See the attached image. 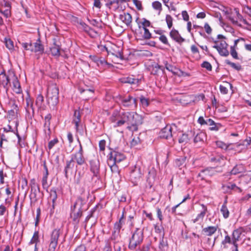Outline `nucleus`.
<instances>
[{
    "label": "nucleus",
    "mask_w": 251,
    "mask_h": 251,
    "mask_svg": "<svg viewBox=\"0 0 251 251\" xmlns=\"http://www.w3.org/2000/svg\"><path fill=\"white\" fill-rule=\"evenodd\" d=\"M123 121L117 122L114 125V127H119L126 124L127 128L131 131L138 130V126L143 123L142 116L136 113L133 112H122Z\"/></svg>",
    "instance_id": "obj_1"
},
{
    "label": "nucleus",
    "mask_w": 251,
    "mask_h": 251,
    "mask_svg": "<svg viewBox=\"0 0 251 251\" xmlns=\"http://www.w3.org/2000/svg\"><path fill=\"white\" fill-rule=\"evenodd\" d=\"M85 203V200L79 197L71 207V216L75 224H78L79 222V219L82 215V207Z\"/></svg>",
    "instance_id": "obj_2"
},
{
    "label": "nucleus",
    "mask_w": 251,
    "mask_h": 251,
    "mask_svg": "<svg viewBox=\"0 0 251 251\" xmlns=\"http://www.w3.org/2000/svg\"><path fill=\"white\" fill-rule=\"evenodd\" d=\"M47 97L49 102L52 105H55L58 103L59 88L56 84L52 83L48 86Z\"/></svg>",
    "instance_id": "obj_3"
},
{
    "label": "nucleus",
    "mask_w": 251,
    "mask_h": 251,
    "mask_svg": "<svg viewBox=\"0 0 251 251\" xmlns=\"http://www.w3.org/2000/svg\"><path fill=\"white\" fill-rule=\"evenodd\" d=\"M143 231L140 228H137L133 233L130 239L128 248L131 250H134L137 246L140 245L143 240Z\"/></svg>",
    "instance_id": "obj_4"
},
{
    "label": "nucleus",
    "mask_w": 251,
    "mask_h": 251,
    "mask_svg": "<svg viewBox=\"0 0 251 251\" xmlns=\"http://www.w3.org/2000/svg\"><path fill=\"white\" fill-rule=\"evenodd\" d=\"M78 141L79 143V150L77 152L72 154L71 155V159L76 163L75 166V172H77L78 166H81L86 163V159L83 155L82 146L79 140Z\"/></svg>",
    "instance_id": "obj_5"
},
{
    "label": "nucleus",
    "mask_w": 251,
    "mask_h": 251,
    "mask_svg": "<svg viewBox=\"0 0 251 251\" xmlns=\"http://www.w3.org/2000/svg\"><path fill=\"white\" fill-rule=\"evenodd\" d=\"M61 231L59 228H55L52 230L49 240L48 251H55L58 245V239Z\"/></svg>",
    "instance_id": "obj_6"
},
{
    "label": "nucleus",
    "mask_w": 251,
    "mask_h": 251,
    "mask_svg": "<svg viewBox=\"0 0 251 251\" xmlns=\"http://www.w3.org/2000/svg\"><path fill=\"white\" fill-rule=\"evenodd\" d=\"M212 41L215 43L212 47L217 50L220 55L227 56L229 55V51L227 50L228 44L225 40H214L212 38Z\"/></svg>",
    "instance_id": "obj_7"
},
{
    "label": "nucleus",
    "mask_w": 251,
    "mask_h": 251,
    "mask_svg": "<svg viewBox=\"0 0 251 251\" xmlns=\"http://www.w3.org/2000/svg\"><path fill=\"white\" fill-rule=\"evenodd\" d=\"M121 104L125 107L132 108L136 107L137 105V100L130 95L126 97H121L119 98Z\"/></svg>",
    "instance_id": "obj_8"
},
{
    "label": "nucleus",
    "mask_w": 251,
    "mask_h": 251,
    "mask_svg": "<svg viewBox=\"0 0 251 251\" xmlns=\"http://www.w3.org/2000/svg\"><path fill=\"white\" fill-rule=\"evenodd\" d=\"M11 72H9L8 75H6L4 72L0 74V86L3 87L6 92L8 91L11 86L10 81L11 80Z\"/></svg>",
    "instance_id": "obj_9"
},
{
    "label": "nucleus",
    "mask_w": 251,
    "mask_h": 251,
    "mask_svg": "<svg viewBox=\"0 0 251 251\" xmlns=\"http://www.w3.org/2000/svg\"><path fill=\"white\" fill-rule=\"evenodd\" d=\"M90 170L93 174L94 177H98L100 175V163L99 160L97 158H94L89 161Z\"/></svg>",
    "instance_id": "obj_10"
},
{
    "label": "nucleus",
    "mask_w": 251,
    "mask_h": 251,
    "mask_svg": "<svg viewBox=\"0 0 251 251\" xmlns=\"http://www.w3.org/2000/svg\"><path fill=\"white\" fill-rule=\"evenodd\" d=\"M30 187L31 188V193L30 194V199L31 202L34 201V202L37 201V192H40V188L38 184L36 182L35 179L33 178L30 181Z\"/></svg>",
    "instance_id": "obj_11"
},
{
    "label": "nucleus",
    "mask_w": 251,
    "mask_h": 251,
    "mask_svg": "<svg viewBox=\"0 0 251 251\" xmlns=\"http://www.w3.org/2000/svg\"><path fill=\"white\" fill-rule=\"evenodd\" d=\"M108 158L112 160L115 163H120L126 158L125 155L122 152L116 151H113L108 155Z\"/></svg>",
    "instance_id": "obj_12"
},
{
    "label": "nucleus",
    "mask_w": 251,
    "mask_h": 251,
    "mask_svg": "<svg viewBox=\"0 0 251 251\" xmlns=\"http://www.w3.org/2000/svg\"><path fill=\"white\" fill-rule=\"evenodd\" d=\"M142 174L140 168L136 167L132 170L130 174V180L134 185H136L140 180Z\"/></svg>",
    "instance_id": "obj_13"
},
{
    "label": "nucleus",
    "mask_w": 251,
    "mask_h": 251,
    "mask_svg": "<svg viewBox=\"0 0 251 251\" xmlns=\"http://www.w3.org/2000/svg\"><path fill=\"white\" fill-rule=\"evenodd\" d=\"M11 80L12 84L13 91L18 94L22 93V89L21 87L20 82L13 72H11Z\"/></svg>",
    "instance_id": "obj_14"
},
{
    "label": "nucleus",
    "mask_w": 251,
    "mask_h": 251,
    "mask_svg": "<svg viewBox=\"0 0 251 251\" xmlns=\"http://www.w3.org/2000/svg\"><path fill=\"white\" fill-rule=\"evenodd\" d=\"M75 166V162L72 159H71L70 160L66 161V166L64 168V173L66 177H68L69 173L73 174L74 173H76L75 172V169H74Z\"/></svg>",
    "instance_id": "obj_15"
},
{
    "label": "nucleus",
    "mask_w": 251,
    "mask_h": 251,
    "mask_svg": "<svg viewBox=\"0 0 251 251\" xmlns=\"http://www.w3.org/2000/svg\"><path fill=\"white\" fill-rule=\"evenodd\" d=\"M172 126L168 125L162 128L159 132V136L161 138L168 139L172 136Z\"/></svg>",
    "instance_id": "obj_16"
},
{
    "label": "nucleus",
    "mask_w": 251,
    "mask_h": 251,
    "mask_svg": "<svg viewBox=\"0 0 251 251\" xmlns=\"http://www.w3.org/2000/svg\"><path fill=\"white\" fill-rule=\"evenodd\" d=\"M217 171L213 168H208L202 170L199 174L198 176L201 177L202 180L204 179L207 176H212L215 175Z\"/></svg>",
    "instance_id": "obj_17"
},
{
    "label": "nucleus",
    "mask_w": 251,
    "mask_h": 251,
    "mask_svg": "<svg viewBox=\"0 0 251 251\" xmlns=\"http://www.w3.org/2000/svg\"><path fill=\"white\" fill-rule=\"evenodd\" d=\"M43 167L44 171L43 173V177L42 178V185L43 188L48 191V189L50 186L47 181V179L49 176V172L45 161L44 162Z\"/></svg>",
    "instance_id": "obj_18"
},
{
    "label": "nucleus",
    "mask_w": 251,
    "mask_h": 251,
    "mask_svg": "<svg viewBox=\"0 0 251 251\" xmlns=\"http://www.w3.org/2000/svg\"><path fill=\"white\" fill-rule=\"evenodd\" d=\"M200 205L201 207V211L200 213L197 215L196 218L192 220V221L194 223L197 222H202L206 213L207 212V208L206 205H205L204 204H201Z\"/></svg>",
    "instance_id": "obj_19"
},
{
    "label": "nucleus",
    "mask_w": 251,
    "mask_h": 251,
    "mask_svg": "<svg viewBox=\"0 0 251 251\" xmlns=\"http://www.w3.org/2000/svg\"><path fill=\"white\" fill-rule=\"evenodd\" d=\"M124 212H125V209L123 210L122 212V215L120 218L118 222H117L115 224L114 226V231L113 232V236H117L120 231L122 227V225L124 223V222L123 221V220L124 219Z\"/></svg>",
    "instance_id": "obj_20"
},
{
    "label": "nucleus",
    "mask_w": 251,
    "mask_h": 251,
    "mask_svg": "<svg viewBox=\"0 0 251 251\" xmlns=\"http://www.w3.org/2000/svg\"><path fill=\"white\" fill-rule=\"evenodd\" d=\"M169 35L171 38L176 42L180 43L184 41V39L181 36L178 31L175 28L171 30Z\"/></svg>",
    "instance_id": "obj_21"
},
{
    "label": "nucleus",
    "mask_w": 251,
    "mask_h": 251,
    "mask_svg": "<svg viewBox=\"0 0 251 251\" xmlns=\"http://www.w3.org/2000/svg\"><path fill=\"white\" fill-rule=\"evenodd\" d=\"M141 79L136 78L134 75H130L128 77L123 78L122 82L125 83L138 85Z\"/></svg>",
    "instance_id": "obj_22"
},
{
    "label": "nucleus",
    "mask_w": 251,
    "mask_h": 251,
    "mask_svg": "<svg viewBox=\"0 0 251 251\" xmlns=\"http://www.w3.org/2000/svg\"><path fill=\"white\" fill-rule=\"evenodd\" d=\"M110 121L116 125L117 122L123 121V116L122 112L118 111H114L111 116L110 117Z\"/></svg>",
    "instance_id": "obj_23"
},
{
    "label": "nucleus",
    "mask_w": 251,
    "mask_h": 251,
    "mask_svg": "<svg viewBox=\"0 0 251 251\" xmlns=\"http://www.w3.org/2000/svg\"><path fill=\"white\" fill-rule=\"evenodd\" d=\"M51 119V115L50 114H47L45 117V123H44V131L46 134H48L49 136L50 134V121Z\"/></svg>",
    "instance_id": "obj_24"
},
{
    "label": "nucleus",
    "mask_w": 251,
    "mask_h": 251,
    "mask_svg": "<svg viewBox=\"0 0 251 251\" xmlns=\"http://www.w3.org/2000/svg\"><path fill=\"white\" fill-rule=\"evenodd\" d=\"M119 19L126 25H129L132 22V16L128 13H124L120 14Z\"/></svg>",
    "instance_id": "obj_25"
},
{
    "label": "nucleus",
    "mask_w": 251,
    "mask_h": 251,
    "mask_svg": "<svg viewBox=\"0 0 251 251\" xmlns=\"http://www.w3.org/2000/svg\"><path fill=\"white\" fill-rule=\"evenodd\" d=\"M217 230V226H209L204 228L202 231L206 235L210 236L214 234Z\"/></svg>",
    "instance_id": "obj_26"
},
{
    "label": "nucleus",
    "mask_w": 251,
    "mask_h": 251,
    "mask_svg": "<svg viewBox=\"0 0 251 251\" xmlns=\"http://www.w3.org/2000/svg\"><path fill=\"white\" fill-rule=\"evenodd\" d=\"M243 233L242 228L234 230L232 234V241H239L241 240V236Z\"/></svg>",
    "instance_id": "obj_27"
},
{
    "label": "nucleus",
    "mask_w": 251,
    "mask_h": 251,
    "mask_svg": "<svg viewBox=\"0 0 251 251\" xmlns=\"http://www.w3.org/2000/svg\"><path fill=\"white\" fill-rule=\"evenodd\" d=\"M245 171V168L242 165H236L229 173L230 175H236L239 173H243Z\"/></svg>",
    "instance_id": "obj_28"
},
{
    "label": "nucleus",
    "mask_w": 251,
    "mask_h": 251,
    "mask_svg": "<svg viewBox=\"0 0 251 251\" xmlns=\"http://www.w3.org/2000/svg\"><path fill=\"white\" fill-rule=\"evenodd\" d=\"M80 121V115L79 111L75 110L74 112L73 123L75 124V128L77 131L78 130L79 123Z\"/></svg>",
    "instance_id": "obj_29"
},
{
    "label": "nucleus",
    "mask_w": 251,
    "mask_h": 251,
    "mask_svg": "<svg viewBox=\"0 0 251 251\" xmlns=\"http://www.w3.org/2000/svg\"><path fill=\"white\" fill-rule=\"evenodd\" d=\"M61 48L59 45H57L55 43H54L53 46L51 47L50 49L51 54L52 55L54 56H59L60 55V50Z\"/></svg>",
    "instance_id": "obj_30"
},
{
    "label": "nucleus",
    "mask_w": 251,
    "mask_h": 251,
    "mask_svg": "<svg viewBox=\"0 0 251 251\" xmlns=\"http://www.w3.org/2000/svg\"><path fill=\"white\" fill-rule=\"evenodd\" d=\"M33 49V51L35 52H39L40 53H43L44 52V47L41 44L40 39H38L35 43H34Z\"/></svg>",
    "instance_id": "obj_31"
},
{
    "label": "nucleus",
    "mask_w": 251,
    "mask_h": 251,
    "mask_svg": "<svg viewBox=\"0 0 251 251\" xmlns=\"http://www.w3.org/2000/svg\"><path fill=\"white\" fill-rule=\"evenodd\" d=\"M233 14H234V15H236V18L237 19V25H238V21L239 20L242 21L243 23L246 25H249L246 20L243 19V16L240 14L238 9L234 8L233 10Z\"/></svg>",
    "instance_id": "obj_32"
},
{
    "label": "nucleus",
    "mask_w": 251,
    "mask_h": 251,
    "mask_svg": "<svg viewBox=\"0 0 251 251\" xmlns=\"http://www.w3.org/2000/svg\"><path fill=\"white\" fill-rule=\"evenodd\" d=\"M227 201H225L222 205L220 211L222 213L223 217L226 219L229 217V212L226 206Z\"/></svg>",
    "instance_id": "obj_33"
},
{
    "label": "nucleus",
    "mask_w": 251,
    "mask_h": 251,
    "mask_svg": "<svg viewBox=\"0 0 251 251\" xmlns=\"http://www.w3.org/2000/svg\"><path fill=\"white\" fill-rule=\"evenodd\" d=\"M107 162L112 173H118L119 172L118 168L116 165V163L113 162L112 160H110V159H107Z\"/></svg>",
    "instance_id": "obj_34"
},
{
    "label": "nucleus",
    "mask_w": 251,
    "mask_h": 251,
    "mask_svg": "<svg viewBox=\"0 0 251 251\" xmlns=\"http://www.w3.org/2000/svg\"><path fill=\"white\" fill-rule=\"evenodd\" d=\"M26 107L25 108L26 112L29 114L30 109H31L32 110V115H33L34 113V110L33 108V102L29 97L26 99Z\"/></svg>",
    "instance_id": "obj_35"
},
{
    "label": "nucleus",
    "mask_w": 251,
    "mask_h": 251,
    "mask_svg": "<svg viewBox=\"0 0 251 251\" xmlns=\"http://www.w3.org/2000/svg\"><path fill=\"white\" fill-rule=\"evenodd\" d=\"M192 135V132L191 131L188 134H182L181 136L178 139V142L179 143H187L190 139V135Z\"/></svg>",
    "instance_id": "obj_36"
},
{
    "label": "nucleus",
    "mask_w": 251,
    "mask_h": 251,
    "mask_svg": "<svg viewBox=\"0 0 251 251\" xmlns=\"http://www.w3.org/2000/svg\"><path fill=\"white\" fill-rule=\"evenodd\" d=\"M158 248L160 251H166L168 248L167 241L163 237L160 240Z\"/></svg>",
    "instance_id": "obj_37"
},
{
    "label": "nucleus",
    "mask_w": 251,
    "mask_h": 251,
    "mask_svg": "<svg viewBox=\"0 0 251 251\" xmlns=\"http://www.w3.org/2000/svg\"><path fill=\"white\" fill-rule=\"evenodd\" d=\"M226 14L227 16L228 19L233 24L237 25V19L236 18V15L233 14V10L231 9L229 11H226Z\"/></svg>",
    "instance_id": "obj_38"
},
{
    "label": "nucleus",
    "mask_w": 251,
    "mask_h": 251,
    "mask_svg": "<svg viewBox=\"0 0 251 251\" xmlns=\"http://www.w3.org/2000/svg\"><path fill=\"white\" fill-rule=\"evenodd\" d=\"M205 138V133L202 132H200L198 133H197V135L195 136L194 139V141L195 143L203 142Z\"/></svg>",
    "instance_id": "obj_39"
},
{
    "label": "nucleus",
    "mask_w": 251,
    "mask_h": 251,
    "mask_svg": "<svg viewBox=\"0 0 251 251\" xmlns=\"http://www.w3.org/2000/svg\"><path fill=\"white\" fill-rule=\"evenodd\" d=\"M40 242L39 239V232L38 231H36L34 232L33 235L29 242V245H31L34 244L35 245H37L38 243Z\"/></svg>",
    "instance_id": "obj_40"
},
{
    "label": "nucleus",
    "mask_w": 251,
    "mask_h": 251,
    "mask_svg": "<svg viewBox=\"0 0 251 251\" xmlns=\"http://www.w3.org/2000/svg\"><path fill=\"white\" fill-rule=\"evenodd\" d=\"M228 87H230L231 88L232 87V84L230 83L226 82L225 83V85H220V90L222 94H226L228 93Z\"/></svg>",
    "instance_id": "obj_41"
},
{
    "label": "nucleus",
    "mask_w": 251,
    "mask_h": 251,
    "mask_svg": "<svg viewBox=\"0 0 251 251\" xmlns=\"http://www.w3.org/2000/svg\"><path fill=\"white\" fill-rule=\"evenodd\" d=\"M44 97L41 94H39L35 101V104L39 109L41 108L44 102Z\"/></svg>",
    "instance_id": "obj_42"
},
{
    "label": "nucleus",
    "mask_w": 251,
    "mask_h": 251,
    "mask_svg": "<svg viewBox=\"0 0 251 251\" xmlns=\"http://www.w3.org/2000/svg\"><path fill=\"white\" fill-rule=\"evenodd\" d=\"M140 101L141 106L144 108L147 107L150 104L149 100L143 96L140 97Z\"/></svg>",
    "instance_id": "obj_43"
},
{
    "label": "nucleus",
    "mask_w": 251,
    "mask_h": 251,
    "mask_svg": "<svg viewBox=\"0 0 251 251\" xmlns=\"http://www.w3.org/2000/svg\"><path fill=\"white\" fill-rule=\"evenodd\" d=\"M225 62L226 64L230 65L232 68L237 71H240L242 69V67L240 65L236 64L234 63L231 62L228 59L226 60Z\"/></svg>",
    "instance_id": "obj_44"
},
{
    "label": "nucleus",
    "mask_w": 251,
    "mask_h": 251,
    "mask_svg": "<svg viewBox=\"0 0 251 251\" xmlns=\"http://www.w3.org/2000/svg\"><path fill=\"white\" fill-rule=\"evenodd\" d=\"M50 197L52 199V206L54 207V203L57 198V195L55 189L53 188L50 190Z\"/></svg>",
    "instance_id": "obj_45"
},
{
    "label": "nucleus",
    "mask_w": 251,
    "mask_h": 251,
    "mask_svg": "<svg viewBox=\"0 0 251 251\" xmlns=\"http://www.w3.org/2000/svg\"><path fill=\"white\" fill-rule=\"evenodd\" d=\"M165 68L166 69L170 72H171L174 74H178V69L173 66V65L169 64L167 63L165 64Z\"/></svg>",
    "instance_id": "obj_46"
},
{
    "label": "nucleus",
    "mask_w": 251,
    "mask_h": 251,
    "mask_svg": "<svg viewBox=\"0 0 251 251\" xmlns=\"http://www.w3.org/2000/svg\"><path fill=\"white\" fill-rule=\"evenodd\" d=\"M165 21L168 27L171 29L173 26V18L170 15L167 14L166 15Z\"/></svg>",
    "instance_id": "obj_47"
},
{
    "label": "nucleus",
    "mask_w": 251,
    "mask_h": 251,
    "mask_svg": "<svg viewBox=\"0 0 251 251\" xmlns=\"http://www.w3.org/2000/svg\"><path fill=\"white\" fill-rule=\"evenodd\" d=\"M186 157L184 156L179 157L175 160V164L177 167L182 166L185 162Z\"/></svg>",
    "instance_id": "obj_48"
},
{
    "label": "nucleus",
    "mask_w": 251,
    "mask_h": 251,
    "mask_svg": "<svg viewBox=\"0 0 251 251\" xmlns=\"http://www.w3.org/2000/svg\"><path fill=\"white\" fill-rule=\"evenodd\" d=\"M216 145L217 147L225 150H227L229 147V145L226 144L221 141H216Z\"/></svg>",
    "instance_id": "obj_49"
},
{
    "label": "nucleus",
    "mask_w": 251,
    "mask_h": 251,
    "mask_svg": "<svg viewBox=\"0 0 251 251\" xmlns=\"http://www.w3.org/2000/svg\"><path fill=\"white\" fill-rule=\"evenodd\" d=\"M225 157L224 156L218 155L215 157H212L210 158V161L215 163H221L222 160H224Z\"/></svg>",
    "instance_id": "obj_50"
},
{
    "label": "nucleus",
    "mask_w": 251,
    "mask_h": 251,
    "mask_svg": "<svg viewBox=\"0 0 251 251\" xmlns=\"http://www.w3.org/2000/svg\"><path fill=\"white\" fill-rule=\"evenodd\" d=\"M97 65L99 67H104L107 65H109L105 59L103 57H100L98 62L97 63Z\"/></svg>",
    "instance_id": "obj_51"
},
{
    "label": "nucleus",
    "mask_w": 251,
    "mask_h": 251,
    "mask_svg": "<svg viewBox=\"0 0 251 251\" xmlns=\"http://www.w3.org/2000/svg\"><path fill=\"white\" fill-rule=\"evenodd\" d=\"M153 8L155 10H158L160 12L162 10V4L158 1H155L152 3Z\"/></svg>",
    "instance_id": "obj_52"
},
{
    "label": "nucleus",
    "mask_w": 251,
    "mask_h": 251,
    "mask_svg": "<svg viewBox=\"0 0 251 251\" xmlns=\"http://www.w3.org/2000/svg\"><path fill=\"white\" fill-rule=\"evenodd\" d=\"M143 29L144 31V33L143 35V38L144 39H150L151 37V33L150 32L149 29L145 27H143Z\"/></svg>",
    "instance_id": "obj_53"
},
{
    "label": "nucleus",
    "mask_w": 251,
    "mask_h": 251,
    "mask_svg": "<svg viewBox=\"0 0 251 251\" xmlns=\"http://www.w3.org/2000/svg\"><path fill=\"white\" fill-rule=\"evenodd\" d=\"M227 188L229 189L234 190L237 192H241L242 189L237 186L235 184H229L227 186Z\"/></svg>",
    "instance_id": "obj_54"
},
{
    "label": "nucleus",
    "mask_w": 251,
    "mask_h": 251,
    "mask_svg": "<svg viewBox=\"0 0 251 251\" xmlns=\"http://www.w3.org/2000/svg\"><path fill=\"white\" fill-rule=\"evenodd\" d=\"M5 46L9 50H12L14 49L13 42L10 39H5Z\"/></svg>",
    "instance_id": "obj_55"
},
{
    "label": "nucleus",
    "mask_w": 251,
    "mask_h": 251,
    "mask_svg": "<svg viewBox=\"0 0 251 251\" xmlns=\"http://www.w3.org/2000/svg\"><path fill=\"white\" fill-rule=\"evenodd\" d=\"M243 12L251 17V7L248 5H244L242 8Z\"/></svg>",
    "instance_id": "obj_56"
},
{
    "label": "nucleus",
    "mask_w": 251,
    "mask_h": 251,
    "mask_svg": "<svg viewBox=\"0 0 251 251\" xmlns=\"http://www.w3.org/2000/svg\"><path fill=\"white\" fill-rule=\"evenodd\" d=\"M10 8H6L5 10H3L0 7V13H2L6 18L8 17L10 15Z\"/></svg>",
    "instance_id": "obj_57"
},
{
    "label": "nucleus",
    "mask_w": 251,
    "mask_h": 251,
    "mask_svg": "<svg viewBox=\"0 0 251 251\" xmlns=\"http://www.w3.org/2000/svg\"><path fill=\"white\" fill-rule=\"evenodd\" d=\"M230 54L232 57L236 59H238V53L236 51V48H234V47H230Z\"/></svg>",
    "instance_id": "obj_58"
},
{
    "label": "nucleus",
    "mask_w": 251,
    "mask_h": 251,
    "mask_svg": "<svg viewBox=\"0 0 251 251\" xmlns=\"http://www.w3.org/2000/svg\"><path fill=\"white\" fill-rule=\"evenodd\" d=\"M201 66L202 68L206 69L208 71H211L212 70V66L211 64L207 61H204L202 64Z\"/></svg>",
    "instance_id": "obj_59"
},
{
    "label": "nucleus",
    "mask_w": 251,
    "mask_h": 251,
    "mask_svg": "<svg viewBox=\"0 0 251 251\" xmlns=\"http://www.w3.org/2000/svg\"><path fill=\"white\" fill-rule=\"evenodd\" d=\"M58 142V140L57 138H55L53 140L49 142L48 144V148L50 150Z\"/></svg>",
    "instance_id": "obj_60"
},
{
    "label": "nucleus",
    "mask_w": 251,
    "mask_h": 251,
    "mask_svg": "<svg viewBox=\"0 0 251 251\" xmlns=\"http://www.w3.org/2000/svg\"><path fill=\"white\" fill-rule=\"evenodd\" d=\"M159 40L164 44L169 45L167 37L165 35H161L159 38Z\"/></svg>",
    "instance_id": "obj_61"
},
{
    "label": "nucleus",
    "mask_w": 251,
    "mask_h": 251,
    "mask_svg": "<svg viewBox=\"0 0 251 251\" xmlns=\"http://www.w3.org/2000/svg\"><path fill=\"white\" fill-rule=\"evenodd\" d=\"M227 243H232V239H231L230 237L228 235H226L224 239L222 242V244H225Z\"/></svg>",
    "instance_id": "obj_62"
},
{
    "label": "nucleus",
    "mask_w": 251,
    "mask_h": 251,
    "mask_svg": "<svg viewBox=\"0 0 251 251\" xmlns=\"http://www.w3.org/2000/svg\"><path fill=\"white\" fill-rule=\"evenodd\" d=\"M204 28L205 32L208 34H210L212 33V29L211 28V27L208 23H205L204 25Z\"/></svg>",
    "instance_id": "obj_63"
},
{
    "label": "nucleus",
    "mask_w": 251,
    "mask_h": 251,
    "mask_svg": "<svg viewBox=\"0 0 251 251\" xmlns=\"http://www.w3.org/2000/svg\"><path fill=\"white\" fill-rule=\"evenodd\" d=\"M105 145L106 142L104 140H101L99 142V146L100 151H104L105 150Z\"/></svg>",
    "instance_id": "obj_64"
}]
</instances>
